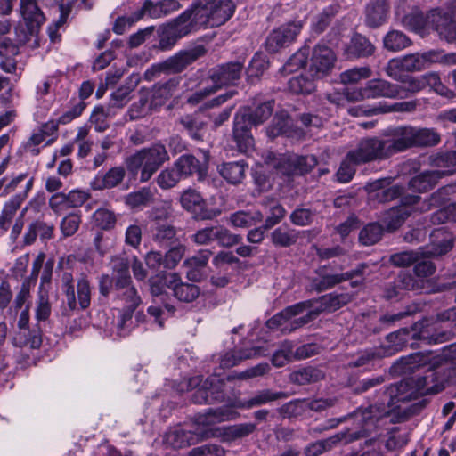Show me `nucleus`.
<instances>
[{
  "label": "nucleus",
  "instance_id": "obj_54",
  "mask_svg": "<svg viewBox=\"0 0 456 456\" xmlns=\"http://www.w3.org/2000/svg\"><path fill=\"white\" fill-rule=\"evenodd\" d=\"M413 146H433L440 142L439 134L431 128L413 127Z\"/></svg>",
  "mask_w": 456,
  "mask_h": 456
},
{
  "label": "nucleus",
  "instance_id": "obj_42",
  "mask_svg": "<svg viewBox=\"0 0 456 456\" xmlns=\"http://www.w3.org/2000/svg\"><path fill=\"white\" fill-rule=\"evenodd\" d=\"M200 437L193 430H183L181 428L169 432L167 435V442L174 448H183L198 443Z\"/></svg>",
  "mask_w": 456,
  "mask_h": 456
},
{
  "label": "nucleus",
  "instance_id": "obj_50",
  "mask_svg": "<svg viewBox=\"0 0 456 456\" xmlns=\"http://www.w3.org/2000/svg\"><path fill=\"white\" fill-rule=\"evenodd\" d=\"M383 43L386 49L397 52L409 46L411 42L403 32L392 30L385 36Z\"/></svg>",
  "mask_w": 456,
  "mask_h": 456
},
{
  "label": "nucleus",
  "instance_id": "obj_9",
  "mask_svg": "<svg viewBox=\"0 0 456 456\" xmlns=\"http://www.w3.org/2000/svg\"><path fill=\"white\" fill-rule=\"evenodd\" d=\"M195 19L200 25L218 27L227 21L233 14L235 5L230 0H197Z\"/></svg>",
  "mask_w": 456,
  "mask_h": 456
},
{
  "label": "nucleus",
  "instance_id": "obj_53",
  "mask_svg": "<svg viewBox=\"0 0 456 456\" xmlns=\"http://www.w3.org/2000/svg\"><path fill=\"white\" fill-rule=\"evenodd\" d=\"M255 353L242 350H232L219 355L216 361L219 362L221 369H229L239 364L242 360L251 358Z\"/></svg>",
  "mask_w": 456,
  "mask_h": 456
},
{
  "label": "nucleus",
  "instance_id": "obj_36",
  "mask_svg": "<svg viewBox=\"0 0 456 456\" xmlns=\"http://www.w3.org/2000/svg\"><path fill=\"white\" fill-rule=\"evenodd\" d=\"M373 45L361 35H354L346 47L347 58H360L371 55L374 52Z\"/></svg>",
  "mask_w": 456,
  "mask_h": 456
},
{
  "label": "nucleus",
  "instance_id": "obj_41",
  "mask_svg": "<svg viewBox=\"0 0 456 456\" xmlns=\"http://www.w3.org/2000/svg\"><path fill=\"white\" fill-rule=\"evenodd\" d=\"M45 284L50 285L46 277L41 278V282L38 289V299L36 307V318L38 322L45 321L51 314V305L49 303L48 289Z\"/></svg>",
  "mask_w": 456,
  "mask_h": 456
},
{
  "label": "nucleus",
  "instance_id": "obj_1",
  "mask_svg": "<svg viewBox=\"0 0 456 456\" xmlns=\"http://www.w3.org/2000/svg\"><path fill=\"white\" fill-rule=\"evenodd\" d=\"M456 361V344L443 348L441 353L418 352L403 358L401 362L405 371L427 368L423 374L404 379L389 386L386 390L390 408L399 407V403L410 402L419 396L437 394L445 384L456 375V368L452 363Z\"/></svg>",
  "mask_w": 456,
  "mask_h": 456
},
{
  "label": "nucleus",
  "instance_id": "obj_10",
  "mask_svg": "<svg viewBox=\"0 0 456 456\" xmlns=\"http://www.w3.org/2000/svg\"><path fill=\"white\" fill-rule=\"evenodd\" d=\"M363 428L358 432H340L327 439L319 440L310 444L305 451L306 456H319L330 450L334 445L340 442L345 444L351 443L361 437L368 436L376 427V419L370 416V411L362 414Z\"/></svg>",
  "mask_w": 456,
  "mask_h": 456
},
{
  "label": "nucleus",
  "instance_id": "obj_18",
  "mask_svg": "<svg viewBox=\"0 0 456 456\" xmlns=\"http://www.w3.org/2000/svg\"><path fill=\"white\" fill-rule=\"evenodd\" d=\"M420 197L418 195H404L401 199V204L390 208L382 216V222L387 231H395L399 228L405 219L414 210L424 211V207H419ZM428 208H427L428 209Z\"/></svg>",
  "mask_w": 456,
  "mask_h": 456
},
{
  "label": "nucleus",
  "instance_id": "obj_19",
  "mask_svg": "<svg viewBox=\"0 0 456 456\" xmlns=\"http://www.w3.org/2000/svg\"><path fill=\"white\" fill-rule=\"evenodd\" d=\"M191 239L197 245H208L213 241H217L220 246L230 248L240 243L242 237L232 233L224 226L216 225L198 230L191 235Z\"/></svg>",
  "mask_w": 456,
  "mask_h": 456
},
{
  "label": "nucleus",
  "instance_id": "obj_56",
  "mask_svg": "<svg viewBox=\"0 0 456 456\" xmlns=\"http://www.w3.org/2000/svg\"><path fill=\"white\" fill-rule=\"evenodd\" d=\"M182 207L187 211L197 213L202 210L205 202L199 192L194 190H186L181 196Z\"/></svg>",
  "mask_w": 456,
  "mask_h": 456
},
{
  "label": "nucleus",
  "instance_id": "obj_61",
  "mask_svg": "<svg viewBox=\"0 0 456 456\" xmlns=\"http://www.w3.org/2000/svg\"><path fill=\"white\" fill-rule=\"evenodd\" d=\"M371 76V70L369 67H357L347 69L340 74V81L344 85L355 84L362 79L369 78Z\"/></svg>",
  "mask_w": 456,
  "mask_h": 456
},
{
  "label": "nucleus",
  "instance_id": "obj_21",
  "mask_svg": "<svg viewBox=\"0 0 456 456\" xmlns=\"http://www.w3.org/2000/svg\"><path fill=\"white\" fill-rule=\"evenodd\" d=\"M413 126H401L387 128L383 133L390 157L413 146Z\"/></svg>",
  "mask_w": 456,
  "mask_h": 456
},
{
  "label": "nucleus",
  "instance_id": "obj_47",
  "mask_svg": "<svg viewBox=\"0 0 456 456\" xmlns=\"http://www.w3.org/2000/svg\"><path fill=\"white\" fill-rule=\"evenodd\" d=\"M111 265L115 279L114 285L128 284L132 282L129 273V262L126 258L115 256L111 259Z\"/></svg>",
  "mask_w": 456,
  "mask_h": 456
},
{
  "label": "nucleus",
  "instance_id": "obj_58",
  "mask_svg": "<svg viewBox=\"0 0 456 456\" xmlns=\"http://www.w3.org/2000/svg\"><path fill=\"white\" fill-rule=\"evenodd\" d=\"M322 377V373L319 370L308 367L293 371L289 379L295 384L305 385L307 383L315 382Z\"/></svg>",
  "mask_w": 456,
  "mask_h": 456
},
{
  "label": "nucleus",
  "instance_id": "obj_60",
  "mask_svg": "<svg viewBox=\"0 0 456 456\" xmlns=\"http://www.w3.org/2000/svg\"><path fill=\"white\" fill-rule=\"evenodd\" d=\"M216 379V377L207 379L204 384L194 392L192 395V401L195 403L201 404L211 402L213 399L211 396L216 391H217V388L213 385V382Z\"/></svg>",
  "mask_w": 456,
  "mask_h": 456
},
{
  "label": "nucleus",
  "instance_id": "obj_51",
  "mask_svg": "<svg viewBox=\"0 0 456 456\" xmlns=\"http://www.w3.org/2000/svg\"><path fill=\"white\" fill-rule=\"evenodd\" d=\"M315 77L311 78L303 75L291 77L288 82L289 90L297 94H308L315 89Z\"/></svg>",
  "mask_w": 456,
  "mask_h": 456
},
{
  "label": "nucleus",
  "instance_id": "obj_33",
  "mask_svg": "<svg viewBox=\"0 0 456 456\" xmlns=\"http://www.w3.org/2000/svg\"><path fill=\"white\" fill-rule=\"evenodd\" d=\"M175 167L182 177L197 173L201 179L206 173V166L200 165L199 160L192 155H183L175 163Z\"/></svg>",
  "mask_w": 456,
  "mask_h": 456
},
{
  "label": "nucleus",
  "instance_id": "obj_6",
  "mask_svg": "<svg viewBox=\"0 0 456 456\" xmlns=\"http://www.w3.org/2000/svg\"><path fill=\"white\" fill-rule=\"evenodd\" d=\"M426 326L427 321H423L415 323L411 330L403 328L391 332L387 336V345L382 346L381 348H384L387 356H390L401 351L411 339L422 340L428 344H438L451 338V333L447 332L430 336L428 330L425 329Z\"/></svg>",
  "mask_w": 456,
  "mask_h": 456
},
{
  "label": "nucleus",
  "instance_id": "obj_49",
  "mask_svg": "<svg viewBox=\"0 0 456 456\" xmlns=\"http://www.w3.org/2000/svg\"><path fill=\"white\" fill-rule=\"evenodd\" d=\"M339 9L338 4H332L324 8L313 21L312 29L318 34L323 32L330 23L331 19L339 12Z\"/></svg>",
  "mask_w": 456,
  "mask_h": 456
},
{
  "label": "nucleus",
  "instance_id": "obj_7",
  "mask_svg": "<svg viewBox=\"0 0 456 456\" xmlns=\"http://www.w3.org/2000/svg\"><path fill=\"white\" fill-rule=\"evenodd\" d=\"M434 170L424 171L412 177L409 187L418 192H425L432 189L438 181L456 173V151L436 155L432 159Z\"/></svg>",
  "mask_w": 456,
  "mask_h": 456
},
{
  "label": "nucleus",
  "instance_id": "obj_11",
  "mask_svg": "<svg viewBox=\"0 0 456 456\" xmlns=\"http://www.w3.org/2000/svg\"><path fill=\"white\" fill-rule=\"evenodd\" d=\"M435 50L407 54L403 57L395 58L388 61L386 73L395 80L403 79V71L415 72L428 68L432 63H436Z\"/></svg>",
  "mask_w": 456,
  "mask_h": 456
},
{
  "label": "nucleus",
  "instance_id": "obj_32",
  "mask_svg": "<svg viewBox=\"0 0 456 456\" xmlns=\"http://www.w3.org/2000/svg\"><path fill=\"white\" fill-rule=\"evenodd\" d=\"M305 312H306V314L304 316L296 318L298 314H295V315L291 316L290 318L284 320V322H282L281 324H277L275 326H271L269 324V322L272 320V318H270L266 322V326L269 329L281 328V331H283V332H288V333L292 332V331L303 327L304 325L311 322L312 321L315 320L318 317L314 307L305 308Z\"/></svg>",
  "mask_w": 456,
  "mask_h": 456
},
{
  "label": "nucleus",
  "instance_id": "obj_63",
  "mask_svg": "<svg viewBox=\"0 0 456 456\" xmlns=\"http://www.w3.org/2000/svg\"><path fill=\"white\" fill-rule=\"evenodd\" d=\"M151 200L152 193L151 190L147 188L131 192L126 198V203L133 208L147 206Z\"/></svg>",
  "mask_w": 456,
  "mask_h": 456
},
{
  "label": "nucleus",
  "instance_id": "obj_27",
  "mask_svg": "<svg viewBox=\"0 0 456 456\" xmlns=\"http://www.w3.org/2000/svg\"><path fill=\"white\" fill-rule=\"evenodd\" d=\"M20 9L28 33L31 36L36 35L45 21V17L37 0H20Z\"/></svg>",
  "mask_w": 456,
  "mask_h": 456
},
{
  "label": "nucleus",
  "instance_id": "obj_15",
  "mask_svg": "<svg viewBox=\"0 0 456 456\" xmlns=\"http://www.w3.org/2000/svg\"><path fill=\"white\" fill-rule=\"evenodd\" d=\"M232 419L233 411L228 408L208 409L206 412L195 416L196 428L193 431L200 440L221 436L222 428L214 429L213 427L217 423Z\"/></svg>",
  "mask_w": 456,
  "mask_h": 456
},
{
  "label": "nucleus",
  "instance_id": "obj_40",
  "mask_svg": "<svg viewBox=\"0 0 456 456\" xmlns=\"http://www.w3.org/2000/svg\"><path fill=\"white\" fill-rule=\"evenodd\" d=\"M150 89L142 88L139 91V98L130 107L128 115L130 119H137L147 115L150 110L155 108L150 99Z\"/></svg>",
  "mask_w": 456,
  "mask_h": 456
},
{
  "label": "nucleus",
  "instance_id": "obj_39",
  "mask_svg": "<svg viewBox=\"0 0 456 456\" xmlns=\"http://www.w3.org/2000/svg\"><path fill=\"white\" fill-rule=\"evenodd\" d=\"M47 130L56 131L57 126L53 122L45 123L37 131H34L28 140L23 144L24 150L32 156H37L40 152L39 145L45 140L49 134Z\"/></svg>",
  "mask_w": 456,
  "mask_h": 456
},
{
  "label": "nucleus",
  "instance_id": "obj_16",
  "mask_svg": "<svg viewBox=\"0 0 456 456\" xmlns=\"http://www.w3.org/2000/svg\"><path fill=\"white\" fill-rule=\"evenodd\" d=\"M405 90L398 86L384 79H371L365 86L352 94L347 93V98L351 101H361L364 99L403 98Z\"/></svg>",
  "mask_w": 456,
  "mask_h": 456
},
{
  "label": "nucleus",
  "instance_id": "obj_34",
  "mask_svg": "<svg viewBox=\"0 0 456 456\" xmlns=\"http://www.w3.org/2000/svg\"><path fill=\"white\" fill-rule=\"evenodd\" d=\"M12 344L17 347L30 349L39 348L42 344V336L39 330L21 329L15 331L12 337Z\"/></svg>",
  "mask_w": 456,
  "mask_h": 456
},
{
  "label": "nucleus",
  "instance_id": "obj_28",
  "mask_svg": "<svg viewBox=\"0 0 456 456\" xmlns=\"http://www.w3.org/2000/svg\"><path fill=\"white\" fill-rule=\"evenodd\" d=\"M389 183V179L376 180L368 183L367 188L370 193V197L375 198L379 202H387L402 197L403 188L400 185L387 188Z\"/></svg>",
  "mask_w": 456,
  "mask_h": 456
},
{
  "label": "nucleus",
  "instance_id": "obj_52",
  "mask_svg": "<svg viewBox=\"0 0 456 456\" xmlns=\"http://www.w3.org/2000/svg\"><path fill=\"white\" fill-rule=\"evenodd\" d=\"M256 428V425L253 423L232 425L222 428V433H220V435L226 440H235L253 433Z\"/></svg>",
  "mask_w": 456,
  "mask_h": 456
},
{
  "label": "nucleus",
  "instance_id": "obj_59",
  "mask_svg": "<svg viewBox=\"0 0 456 456\" xmlns=\"http://www.w3.org/2000/svg\"><path fill=\"white\" fill-rule=\"evenodd\" d=\"M269 61L262 53H256L247 69V76L249 79L259 77L268 69Z\"/></svg>",
  "mask_w": 456,
  "mask_h": 456
},
{
  "label": "nucleus",
  "instance_id": "obj_22",
  "mask_svg": "<svg viewBox=\"0 0 456 456\" xmlns=\"http://www.w3.org/2000/svg\"><path fill=\"white\" fill-rule=\"evenodd\" d=\"M162 280L164 284L173 291L175 297L180 302L191 303L200 296V288L195 284L183 282L177 273H166Z\"/></svg>",
  "mask_w": 456,
  "mask_h": 456
},
{
  "label": "nucleus",
  "instance_id": "obj_45",
  "mask_svg": "<svg viewBox=\"0 0 456 456\" xmlns=\"http://www.w3.org/2000/svg\"><path fill=\"white\" fill-rule=\"evenodd\" d=\"M21 201L22 199L20 196H15L4 206L0 215V230L2 233L9 229L12 219L20 208Z\"/></svg>",
  "mask_w": 456,
  "mask_h": 456
},
{
  "label": "nucleus",
  "instance_id": "obj_3",
  "mask_svg": "<svg viewBox=\"0 0 456 456\" xmlns=\"http://www.w3.org/2000/svg\"><path fill=\"white\" fill-rule=\"evenodd\" d=\"M169 159L166 146L155 142L127 157L125 163L129 173L133 175L140 174V181L147 182Z\"/></svg>",
  "mask_w": 456,
  "mask_h": 456
},
{
  "label": "nucleus",
  "instance_id": "obj_48",
  "mask_svg": "<svg viewBox=\"0 0 456 456\" xmlns=\"http://www.w3.org/2000/svg\"><path fill=\"white\" fill-rule=\"evenodd\" d=\"M273 101H267L258 105L254 110L244 108L242 110L247 111V117L250 119V122L253 123L254 126H257L264 123L270 118L273 111Z\"/></svg>",
  "mask_w": 456,
  "mask_h": 456
},
{
  "label": "nucleus",
  "instance_id": "obj_12",
  "mask_svg": "<svg viewBox=\"0 0 456 456\" xmlns=\"http://www.w3.org/2000/svg\"><path fill=\"white\" fill-rule=\"evenodd\" d=\"M117 300L122 307V314L118 321V331L121 336L128 333L134 310L141 305L142 298L131 283L114 285Z\"/></svg>",
  "mask_w": 456,
  "mask_h": 456
},
{
  "label": "nucleus",
  "instance_id": "obj_14",
  "mask_svg": "<svg viewBox=\"0 0 456 456\" xmlns=\"http://www.w3.org/2000/svg\"><path fill=\"white\" fill-rule=\"evenodd\" d=\"M266 163L273 166L282 175L291 176L309 172L317 164V160L314 155L289 154L277 158L273 153H268Z\"/></svg>",
  "mask_w": 456,
  "mask_h": 456
},
{
  "label": "nucleus",
  "instance_id": "obj_26",
  "mask_svg": "<svg viewBox=\"0 0 456 456\" xmlns=\"http://www.w3.org/2000/svg\"><path fill=\"white\" fill-rule=\"evenodd\" d=\"M247 115V111L240 110L234 117L233 138L241 151H247L253 145L250 129L254 124Z\"/></svg>",
  "mask_w": 456,
  "mask_h": 456
},
{
  "label": "nucleus",
  "instance_id": "obj_30",
  "mask_svg": "<svg viewBox=\"0 0 456 456\" xmlns=\"http://www.w3.org/2000/svg\"><path fill=\"white\" fill-rule=\"evenodd\" d=\"M126 175L123 167H111L104 174H98L91 182L94 190L110 189L118 185Z\"/></svg>",
  "mask_w": 456,
  "mask_h": 456
},
{
  "label": "nucleus",
  "instance_id": "obj_55",
  "mask_svg": "<svg viewBox=\"0 0 456 456\" xmlns=\"http://www.w3.org/2000/svg\"><path fill=\"white\" fill-rule=\"evenodd\" d=\"M382 234L383 227L379 223H370L361 230L359 241L364 246H371L381 239Z\"/></svg>",
  "mask_w": 456,
  "mask_h": 456
},
{
  "label": "nucleus",
  "instance_id": "obj_20",
  "mask_svg": "<svg viewBox=\"0 0 456 456\" xmlns=\"http://www.w3.org/2000/svg\"><path fill=\"white\" fill-rule=\"evenodd\" d=\"M303 28L302 21H293L273 29L266 37L265 48L270 53H276L281 48L292 43Z\"/></svg>",
  "mask_w": 456,
  "mask_h": 456
},
{
  "label": "nucleus",
  "instance_id": "obj_31",
  "mask_svg": "<svg viewBox=\"0 0 456 456\" xmlns=\"http://www.w3.org/2000/svg\"><path fill=\"white\" fill-rule=\"evenodd\" d=\"M416 109V103L414 102H395L392 104L381 103L375 105L374 107L367 110H350L352 115L358 116L362 115H372L379 113H390V112H411Z\"/></svg>",
  "mask_w": 456,
  "mask_h": 456
},
{
  "label": "nucleus",
  "instance_id": "obj_37",
  "mask_svg": "<svg viewBox=\"0 0 456 456\" xmlns=\"http://www.w3.org/2000/svg\"><path fill=\"white\" fill-rule=\"evenodd\" d=\"M387 6L386 0H370L366 7V22L371 28L380 26L386 20Z\"/></svg>",
  "mask_w": 456,
  "mask_h": 456
},
{
  "label": "nucleus",
  "instance_id": "obj_64",
  "mask_svg": "<svg viewBox=\"0 0 456 456\" xmlns=\"http://www.w3.org/2000/svg\"><path fill=\"white\" fill-rule=\"evenodd\" d=\"M308 56L307 49H300L295 53L281 69V72L292 73L306 64Z\"/></svg>",
  "mask_w": 456,
  "mask_h": 456
},
{
  "label": "nucleus",
  "instance_id": "obj_29",
  "mask_svg": "<svg viewBox=\"0 0 456 456\" xmlns=\"http://www.w3.org/2000/svg\"><path fill=\"white\" fill-rule=\"evenodd\" d=\"M364 268L365 266L362 265L361 266L350 272L338 274H327L319 278H315L312 282L313 289L318 292L327 290L342 281H348L354 277L362 275Z\"/></svg>",
  "mask_w": 456,
  "mask_h": 456
},
{
  "label": "nucleus",
  "instance_id": "obj_4",
  "mask_svg": "<svg viewBox=\"0 0 456 456\" xmlns=\"http://www.w3.org/2000/svg\"><path fill=\"white\" fill-rule=\"evenodd\" d=\"M351 300L352 295L349 293H330L318 298L302 301L289 305L274 314L269 322V324L271 326L281 324L284 320H287L295 314H303L305 309L309 307H314L318 316L324 312H335L351 302Z\"/></svg>",
  "mask_w": 456,
  "mask_h": 456
},
{
  "label": "nucleus",
  "instance_id": "obj_46",
  "mask_svg": "<svg viewBox=\"0 0 456 456\" xmlns=\"http://www.w3.org/2000/svg\"><path fill=\"white\" fill-rule=\"evenodd\" d=\"M263 219L260 211H238L230 216V222L234 227L247 228L256 224Z\"/></svg>",
  "mask_w": 456,
  "mask_h": 456
},
{
  "label": "nucleus",
  "instance_id": "obj_62",
  "mask_svg": "<svg viewBox=\"0 0 456 456\" xmlns=\"http://www.w3.org/2000/svg\"><path fill=\"white\" fill-rule=\"evenodd\" d=\"M82 217L80 212H73L69 213L61 222L60 228L61 233L65 237H69L74 235L80 224H81Z\"/></svg>",
  "mask_w": 456,
  "mask_h": 456
},
{
  "label": "nucleus",
  "instance_id": "obj_44",
  "mask_svg": "<svg viewBox=\"0 0 456 456\" xmlns=\"http://www.w3.org/2000/svg\"><path fill=\"white\" fill-rule=\"evenodd\" d=\"M246 166L243 161L224 163L219 168L220 175L230 183H240L245 177Z\"/></svg>",
  "mask_w": 456,
  "mask_h": 456
},
{
  "label": "nucleus",
  "instance_id": "obj_23",
  "mask_svg": "<svg viewBox=\"0 0 456 456\" xmlns=\"http://www.w3.org/2000/svg\"><path fill=\"white\" fill-rule=\"evenodd\" d=\"M336 55L333 51L323 45L314 47L310 60V76L315 78L327 75L334 66Z\"/></svg>",
  "mask_w": 456,
  "mask_h": 456
},
{
  "label": "nucleus",
  "instance_id": "obj_2",
  "mask_svg": "<svg viewBox=\"0 0 456 456\" xmlns=\"http://www.w3.org/2000/svg\"><path fill=\"white\" fill-rule=\"evenodd\" d=\"M397 16L403 26L410 30L420 32L427 28H433L448 42L456 41V7L450 13L436 9L426 16L416 7L402 17L397 12Z\"/></svg>",
  "mask_w": 456,
  "mask_h": 456
},
{
  "label": "nucleus",
  "instance_id": "obj_38",
  "mask_svg": "<svg viewBox=\"0 0 456 456\" xmlns=\"http://www.w3.org/2000/svg\"><path fill=\"white\" fill-rule=\"evenodd\" d=\"M178 86L177 79H170L165 83L154 85L151 92V101L155 108L164 104L173 94Z\"/></svg>",
  "mask_w": 456,
  "mask_h": 456
},
{
  "label": "nucleus",
  "instance_id": "obj_5",
  "mask_svg": "<svg viewBox=\"0 0 456 456\" xmlns=\"http://www.w3.org/2000/svg\"><path fill=\"white\" fill-rule=\"evenodd\" d=\"M431 243L428 248H419L418 251H403L390 256V262L399 267L409 266L419 258L441 256L448 253L453 245L452 236L444 229L435 230L431 235Z\"/></svg>",
  "mask_w": 456,
  "mask_h": 456
},
{
  "label": "nucleus",
  "instance_id": "obj_43",
  "mask_svg": "<svg viewBox=\"0 0 456 456\" xmlns=\"http://www.w3.org/2000/svg\"><path fill=\"white\" fill-rule=\"evenodd\" d=\"M144 16H148L151 19H159L165 17L160 1L154 3L151 0H146L141 8L130 15L128 20L130 24H134L142 20Z\"/></svg>",
  "mask_w": 456,
  "mask_h": 456
},
{
  "label": "nucleus",
  "instance_id": "obj_25",
  "mask_svg": "<svg viewBox=\"0 0 456 456\" xmlns=\"http://www.w3.org/2000/svg\"><path fill=\"white\" fill-rule=\"evenodd\" d=\"M206 53V49L202 45H197L191 48L178 52L174 56L166 60L167 70L170 73H180L187 66L197 61Z\"/></svg>",
  "mask_w": 456,
  "mask_h": 456
},
{
  "label": "nucleus",
  "instance_id": "obj_13",
  "mask_svg": "<svg viewBox=\"0 0 456 456\" xmlns=\"http://www.w3.org/2000/svg\"><path fill=\"white\" fill-rule=\"evenodd\" d=\"M201 26L195 19V8L191 11L187 10L183 12L167 25L159 40L160 48L165 50L170 49L178 39L187 36Z\"/></svg>",
  "mask_w": 456,
  "mask_h": 456
},
{
  "label": "nucleus",
  "instance_id": "obj_17",
  "mask_svg": "<svg viewBox=\"0 0 456 456\" xmlns=\"http://www.w3.org/2000/svg\"><path fill=\"white\" fill-rule=\"evenodd\" d=\"M389 157L383 136L362 139L354 150L349 151V158L354 159L356 164L386 159Z\"/></svg>",
  "mask_w": 456,
  "mask_h": 456
},
{
  "label": "nucleus",
  "instance_id": "obj_57",
  "mask_svg": "<svg viewBox=\"0 0 456 456\" xmlns=\"http://www.w3.org/2000/svg\"><path fill=\"white\" fill-rule=\"evenodd\" d=\"M176 233L177 231L175 226L156 222L152 230V239L159 244H166L171 242L175 238Z\"/></svg>",
  "mask_w": 456,
  "mask_h": 456
},
{
  "label": "nucleus",
  "instance_id": "obj_8",
  "mask_svg": "<svg viewBox=\"0 0 456 456\" xmlns=\"http://www.w3.org/2000/svg\"><path fill=\"white\" fill-rule=\"evenodd\" d=\"M61 290L66 298L63 314L69 315L77 308V305L82 310L90 305L92 288L86 274H80L75 289L73 275L69 272H64L61 276Z\"/></svg>",
  "mask_w": 456,
  "mask_h": 456
},
{
  "label": "nucleus",
  "instance_id": "obj_24",
  "mask_svg": "<svg viewBox=\"0 0 456 456\" xmlns=\"http://www.w3.org/2000/svg\"><path fill=\"white\" fill-rule=\"evenodd\" d=\"M242 69L243 63L240 61L228 62L212 69L209 78L216 89L233 85L240 78Z\"/></svg>",
  "mask_w": 456,
  "mask_h": 456
},
{
  "label": "nucleus",
  "instance_id": "obj_35",
  "mask_svg": "<svg viewBox=\"0 0 456 456\" xmlns=\"http://www.w3.org/2000/svg\"><path fill=\"white\" fill-rule=\"evenodd\" d=\"M288 395L284 392H274L271 389H263L256 392L250 398L240 403V407L251 409L258 407L268 403L287 398Z\"/></svg>",
  "mask_w": 456,
  "mask_h": 456
}]
</instances>
